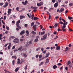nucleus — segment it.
<instances>
[{
	"instance_id": "nucleus-1",
	"label": "nucleus",
	"mask_w": 73,
	"mask_h": 73,
	"mask_svg": "<svg viewBox=\"0 0 73 73\" xmlns=\"http://www.w3.org/2000/svg\"><path fill=\"white\" fill-rule=\"evenodd\" d=\"M20 23V20H19L18 21H17V23L16 24V25L17 26V27L19 29H21V27L19 26V23Z\"/></svg>"
},
{
	"instance_id": "nucleus-2",
	"label": "nucleus",
	"mask_w": 73,
	"mask_h": 73,
	"mask_svg": "<svg viewBox=\"0 0 73 73\" xmlns=\"http://www.w3.org/2000/svg\"><path fill=\"white\" fill-rule=\"evenodd\" d=\"M14 40H13V42L15 43H19V39L17 38H15Z\"/></svg>"
},
{
	"instance_id": "nucleus-3",
	"label": "nucleus",
	"mask_w": 73,
	"mask_h": 73,
	"mask_svg": "<svg viewBox=\"0 0 73 73\" xmlns=\"http://www.w3.org/2000/svg\"><path fill=\"white\" fill-rule=\"evenodd\" d=\"M66 28V26L65 25H63L62 27V30L63 31H64L66 32V30L65 29V28Z\"/></svg>"
},
{
	"instance_id": "nucleus-4",
	"label": "nucleus",
	"mask_w": 73,
	"mask_h": 73,
	"mask_svg": "<svg viewBox=\"0 0 73 73\" xmlns=\"http://www.w3.org/2000/svg\"><path fill=\"white\" fill-rule=\"evenodd\" d=\"M33 30H34V31H36V25H33Z\"/></svg>"
},
{
	"instance_id": "nucleus-5",
	"label": "nucleus",
	"mask_w": 73,
	"mask_h": 73,
	"mask_svg": "<svg viewBox=\"0 0 73 73\" xmlns=\"http://www.w3.org/2000/svg\"><path fill=\"white\" fill-rule=\"evenodd\" d=\"M58 2L56 3H55L54 5V7L55 8H57V7L58 6Z\"/></svg>"
},
{
	"instance_id": "nucleus-6",
	"label": "nucleus",
	"mask_w": 73,
	"mask_h": 73,
	"mask_svg": "<svg viewBox=\"0 0 73 73\" xmlns=\"http://www.w3.org/2000/svg\"><path fill=\"white\" fill-rule=\"evenodd\" d=\"M5 5L3 6V7L4 8H5L7 7L8 5L7 2H6V3H5Z\"/></svg>"
},
{
	"instance_id": "nucleus-7",
	"label": "nucleus",
	"mask_w": 73,
	"mask_h": 73,
	"mask_svg": "<svg viewBox=\"0 0 73 73\" xmlns=\"http://www.w3.org/2000/svg\"><path fill=\"white\" fill-rule=\"evenodd\" d=\"M64 11V9L63 8H61L59 10V13H61Z\"/></svg>"
},
{
	"instance_id": "nucleus-8",
	"label": "nucleus",
	"mask_w": 73,
	"mask_h": 73,
	"mask_svg": "<svg viewBox=\"0 0 73 73\" xmlns=\"http://www.w3.org/2000/svg\"><path fill=\"white\" fill-rule=\"evenodd\" d=\"M60 46H57L56 48V50H60Z\"/></svg>"
},
{
	"instance_id": "nucleus-9",
	"label": "nucleus",
	"mask_w": 73,
	"mask_h": 73,
	"mask_svg": "<svg viewBox=\"0 0 73 73\" xmlns=\"http://www.w3.org/2000/svg\"><path fill=\"white\" fill-rule=\"evenodd\" d=\"M71 62H70V60H68V61L67 64V66L69 65V64H71Z\"/></svg>"
},
{
	"instance_id": "nucleus-10",
	"label": "nucleus",
	"mask_w": 73,
	"mask_h": 73,
	"mask_svg": "<svg viewBox=\"0 0 73 73\" xmlns=\"http://www.w3.org/2000/svg\"><path fill=\"white\" fill-rule=\"evenodd\" d=\"M23 18H25V16H24V15H23V16L21 15L20 17V19L21 20H22V19H23Z\"/></svg>"
},
{
	"instance_id": "nucleus-11",
	"label": "nucleus",
	"mask_w": 73,
	"mask_h": 73,
	"mask_svg": "<svg viewBox=\"0 0 73 73\" xmlns=\"http://www.w3.org/2000/svg\"><path fill=\"white\" fill-rule=\"evenodd\" d=\"M25 33V31L24 30L23 31H22L20 33V35H22L23 34Z\"/></svg>"
},
{
	"instance_id": "nucleus-12",
	"label": "nucleus",
	"mask_w": 73,
	"mask_h": 73,
	"mask_svg": "<svg viewBox=\"0 0 73 73\" xmlns=\"http://www.w3.org/2000/svg\"><path fill=\"white\" fill-rule=\"evenodd\" d=\"M49 62V59L47 58L46 59V61L45 62V64H46L47 63H48Z\"/></svg>"
},
{
	"instance_id": "nucleus-13",
	"label": "nucleus",
	"mask_w": 73,
	"mask_h": 73,
	"mask_svg": "<svg viewBox=\"0 0 73 73\" xmlns=\"http://www.w3.org/2000/svg\"><path fill=\"white\" fill-rule=\"evenodd\" d=\"M62 21L64 22L63 25V26H65V22H66V21L64 20V19H62Z\"/></svg>"
},
{
	"instance_id": "nucleus-14",
	"label": "nucleus",
	"mask_w": 73,
	"mask_h": 73,
	"mask_svg": "<svg viewBox=\"0 0 73 73\" xmlns=\"http://www.w3.org/2000/svg\"><path fill=\"white\" fill-rule=\"evenodd\" d=\"M57 68V66L56 65H54L53 66V68L54 69H56V68Z\"/></svg>"
},
{
	"instance_id": "nucleus-15",
	"label": "nucleus",
	"mask_w": 73,
	"mask_h": 73,
	"mask_svg": "<svg viewBox=\"0 0 73 73\" xmlns=\"http://www.w3.org/2000/svg\"><path fill=\"white\" fill-rule=\"evenodd\" d=\"M17 60H17V64H19V63H20L21 61L19 59H18Z\"/></svg>"
},
{
	"instance_id": "nucleus-16",
	"label": "nucleus",
	"mask_w": 73,
	"mask_h": 73,
	"mask_svg": "<svg viewBox=\"0 0 73 73\" xmlns=\"http://www.w3.org/2000/svg\"><path fill=\"white\" fill-rule=\"evenodd\" d=\"M47 34H45L43 36V38H45L46 39V37H47Z\"/></svg>"
},
{
	"instance_id": "nucleus-17",
	"label": "nucleus",
	"mask_w": 73,
	"mask_h": 73,
	"mask_svg": "<svg viewBox=\"0 0 73 73\" xmlns=\"http://www.w3.org/2000/svg\"><path fill=\"white\" fill-rule=\"evenodd\" d=\"M38 19H39L38 17H34V20H37Z\"/></svg>"
},
{
	"instance_id": "nucleus-18",
	"label": "nucleus",
	"mask_w": 73,
	"mask_h": 73,
	"mask_svg": "<svg viewBox=\"0 0 73 73\" xmlns=\"http://www.w3.org/2000/svg\"><path fill=\"white\" fill-rule=\"evenodd\" d=\"M23 56H24L25 58H26L27 57V55L26 54H25V53L23 54Z\"/></svg>"
},
{
	"instance_id": "nucleus-19",
	"label": "nucleus",
	"mask_w": 73,
	"mask_h": 73,
	"mask_svg": "<svg viewBox=\"0 0 73 73\" xmlns=\"http://www.w3.org/2000/svg\"><path fill=\"white\" fill-rule=\"evenodd\" d=\"M22 46H21V47H19V48L18 49V50H21L22 49Z\"/></svg>"
},
{
	"instance_id": "nucleus-20",
	"label": "nucleus",
	"mask_w": 73,
	"mask_h": 73,
	"mask_svg": "<svg viewBox=\"0 0 73 73\" xmlns=\"http://www.w3.org/2000/svg\"><path fill=\"white\" fill-rule=\"evenodd\" d=\"M4 71L5 72V73H7V72L10 73V72H9V71H7L6 70H4Z\"/></svg>"
},
{
	"instance_id": "nucleus-21",
	"label": "nucleus",
	"mask_w": 73,
	"mask_h": 73,
	"mask_svg": "<svg viewBox=\"0 0 73 73\" xmlns=\"http://www.w3.org/2000/svg\"><path fill=\"white\" fill-rule=\"evenodd\" d=\"M31 33L33 34V35H35L36 34V32H35L34 31H31Z\"/></svg>"
},
{
	"instance_id": "nucleus-22",
	"label": "nucleus",
	"mask_w": 73,
	"mask_h": 73,
	"mask_svg": "<svg viewBox=\"0 0 73 73\" xmlns=\"http://www.w3.org/2000/svg\"><path fill=\"white\" fill-rule=\"evenodd\" d=\"M12 58H15V59H17V56H13L12 57Z\"/></svg>"
},
{
	"instance_id": "nucleus-23",
	"label": "nucleus",
	"mask_w": 73,
	"mask_h": 73,
	"mask_svg": "<svg viewBox=\"0 0 73 73\" xmlns=\"http://www.w3.org/2000/svg\"><path fill=\"white\" fill-rule=\"evenodd\" d=\"M68 19H69V20H72L73 19V17H68Z\"/></svg>"
},
{
	"instance_id": "nucleus-24",
	"label": "nucleus",
	"mask_w": 73,
	"mask_h": 73,
	"mask_svg": "<svg viewBox=\"0 0 73 73\" xmlns=\"http://www.w3.org/2000/svg\"><path fill=\"white\" fill-rule=\"evenodd\" d=\"M18 70H19V68H17L15 70V72H17Z\"/></svg>"
},
{
	"instance_id": "nucleus-25",
	"label": "nucleus",
	"mask_w": 73,
	"mask_h": 73,
	"mask_svg": "<svg viewBox=\"0 0 73 73\" xmlns=\"http://www.w3.org/2000/svg\"><path fill=\"white\" fill-rule=\"evenodd\" d=\"M15 60H13V61H12V64L13 65H15Z\"/></svg>"
},
{
	"instance_id": "nucleus-26",
	"label": "nucleus",
	"mask_w": 73,
	"mask_h": 73,
	"mask_svg": "<svg viewBox=\"0 0 73 73\" xmlns=\"http://www.w3.org/2000/svg\"><path fill=\"white\" fill-rule=\"evenodd\" d=\"M44 64V62H41L40 64H39V66H40L42 65H43Z\"/></svg>"
},
{
	"instance_id": "nucleus-27",
	"label": "nucleus",
	"mask_w": 73,
	"mask_h": 73,
	"mask_svg": "<svg viewBox=\"0 0 73 73\" xmlns=\"http://www.w3.org/2000/svg\"><path fill=\"white\" fill-rule=\"evenodd\" d=\"M45 32L44 31H43V32H41V35H43L44 34Z\"/></svg>"
},
{
	"instance_id": "nucleus-28",
	"label": "nucleus",
	"mask_w": 73,
	"mask_h": 73,
	"mask_svg": "<svg viewBox=\"0 0 73 73\" xmlns=\"http://www.w3.org/2000/svg\"><path fill=\"white\" fill-rule=\"evenodd\" d=\"M22 4L24 5H26L27 4V3H25L24 1L22 2Z\"/></svg>"
},
{
	"instance_id": "nucleus-29",
	"label": "nucleus",
	"mask_w": 73,
	"mask_h": 73,
	"mask_svg": "<svg viewBox=\"0 0 73 73\" xmlns=\"http://www.w3.org/2000/svg\"><path fill=\"white\" fill-rule=\"evenodd\" d=\"M6 29H7V30H9V27H7V26H6Z\"/></svg>"
},
{
	"instance_id": "nucleus-30",
	"label": "nucleus",
	"mask_w": 73,
	"mask_h": 73,
	"mask_svg": "<svg viewBox=\"0 0 73 73\" xmlns=\"http://www.w3.org/2000/svg\"><path fill=\"white\" fill-rule=\"evenodd\" d=\"M34 24H35V23L34 22L31 23V27H32V26H33Z\"/></svg>"
},
{
	"instance_id": "nucleus-31",
	"label": "nucleus",
	"mask_w": 73,
	"mask_h": 73,
	"mask_svg": "<svg viewBox=\"0 0 73 73\" xmlns=\"http://www.w3.org/2000/svg\"><path fill=\"white\" fill-rule=\"evenodd\" d=\"M10 38L12 39H14L15 38V37L14 36H11L10 37Z\"/></svg>"
},
{
	"instance_id": "nucleus-32",
	"label": "nucleus",
	"mask_w": 73,
	"mask_h": 73,
	"mask_svg": "<svg viewBox=\"0 0 73 73\" xmlns=\"http://www.w3.org/2000/svg\"><path fill=\"white\" fill-rule=\"evenodd\" d=\"M16 11H19V8L18 7H17L16 8Z\"/></svg>"
},
{
	"instance_id": "nucleus-33",
	"label": "nucleus",
	"mask_w": 73,
	"mask_h": 73,
	"mask_svg": "<svg viewBox=\"0 0 73 73\" xmlns=\"http://www.w3.org/2000/svg\"><path fill=\"white\" fill-rule=\"evenodd\" d=\"M73 5L72 3H70L69 4V5L70 6H73Z\"/></svg>"
},
{
	"instance_id": "nucleus-34",
	"label": "nucleus",
	"mask_w": 73,
	"mask_h": 73,
	"mask_svg": "<svg viewBox=\"0 0 73 73\" xmlns=\"http://www.w3.org/2000/svg\"><path fill=\"white\" fill-rule=\"evenodd\" d=\"M27 67H28V66H27V65H26V66L25 67V68H24L25 70H27Z\"/></svg>"
},
{
	"instance_id": "nucleus-35",
	"label": "nucleus",
	"mask_w": 73,
	"mask_h": 73,
	"mask_svg": "<svg viewBox=\"0 0 73 73\" xmlns=\"http://www.w3.org/2000/svg\"><path fill=\"white\" fill-rule=\"evenodd\" d=\"M29 15V13H28V14H27V16L29 17V18H31V17H31V15Z\"/></svg>"
},
{
	"instance_id": "nucleus-36",
	"label": "nucleus",
	"mask_w": 73,
	"mask_h": 73,
	"mask_svg": "<svg viewBox=\"0 0 73 73\" xmlns=\"http://www.w3.org/2000/svg\"><path fill=\"white\" fill-rule=\"evenodd\" d=\"M58 31L59 32V31H62V30L58 28Z\"/></svg>"
},
{
	"instance_id": "nucleus-37",
	"label": "nucleus",
	"mask_w": 73,
	"mask_h": 73,
	"mask_svg": "<svg viewBox=\"0 0 73 73\" xmlns=\"http://www.w3.org/2000/svg\"><path fill=\"white\" fill-rule=\"evenodd\" d=\"M41 4H40L39 3H37V6H41Z\"/></svg>"
},
{
	"instance_id": "nucleus-38",
	"label": "nucleus",
	"mask_w": 73,
	"mask_h": 73,
	"mask_svg": "<svg viewBox=\"0 0 73 73\" xmlns=\"http://www.w3.org/2000/svg\"><path fill=\"white\" fill-rule=\"evenodd\" d=\"M55 27L56 28L58 26V24L56 23V24H55L54 25Z\"/></svg>"
},
{
	"instance_id": "nucleus-39",
	"label": "nucleus",
	"mask_w": 73,
	"mask_h": 73,
	"mask_svg": "<svg viewBox=\"0 0 73 73\" xmlns=\"http://www.w3.org/2000/svg\"><path fill=\"white\" fill-rule=\"evenodd\" d=\"M39 4H40L42 5H43V2L42 1L40 2V3H39Z\"/></svg>"
},
{
	"instance_id": "nucleus-40",
	"label": "nucleus",
	"mask_w": 73,
	"mask_h": 73,
	"mask_svg": "<svg viewBox=\"0 0 73 73\" xmlns=\"http://www.w3.org/2000/svg\"><path fill=\"white\" fill-rule=\"evenodd\" d=\"M52 1L53 3H55L56 2V0H52Z\"/></svg>"
},
{
	"instance_id": "nucleus-41",
	"label": "nucleus",
	"mask_w": 73,
	"mask_h": 73,
	"mask_svg": "<svg viewBox=\"0 0 73 73\" xmlns=\"http://www.w3.org/2000/svg\"><path fill=\"white\" fill-rule=\"evenodd\" d=\"M37 9V7L36 6L34 7L33 8V9Z\"/></svg>"
},
{
	"instance_id": "nucleus-42",
	"label": "nucleus",
	"mask_w": 73,
	"mask_h": 73,
	"mask_svg": "<svg viewBox=\"0 0 73 73\" xmlns=\"http://www.w3.org/2000/svg\"><path fill=\"white\" fill-rule=\"evenodd\" d=\"M21 60L22 62H23L25 61V60H23V59H21Z\"/></svg>"
},
{
	"instance_id": "nucleus-43",
	"label": "nucleus",
	"mask_w": 73,
	"mask_h": 73,
	"mask_svg": "<svg viewBox=\"0 0 73 73\" xmlns=\"http://www.w3.org/2000/svg\"><path fill=\"white\" fill-rule=\"evenodd\" d=\"M25 33L27 34H29V32L27 30L26 31H25Z\"/></svg>"
},
{
	"instance_id": "nucleus-44",
	"label": "nucleus",
	"mask_w": 73,
	"mask_h": 73,
	"mask_svg": "<svg viewBox=\"0 0 73 73\" xmlns=\"http://www.w3.org/2000/svg\"><path fill=\"white\" fill-rule=\"evenodd\" d=\"M11 46H8V47H7L8 49H10Z\"/></svg>"
},
{
	"instance_id": "nucleus-45",
	"label": "nucleus",
	"mask_w": 73,
	"mask_h": 73,
	"mask_svg": "<svg viewBox=\"0 0 73 73\" xmlns=\"http://www.w3.org/2000/svg\"><path fill=\"white\" fill-rule=\"evenodd\" d=\"M46 38H41V40H46Z\"/></svg>"
},
{
	"instance_id": "nucleus-46",
	"label": "nucleus",
	"mask_w": 73,
	"mask_h": 73,
	"mask_svg": "<svg viewBox=\"0 0 73 73\" xmlns=\"http://www.w3.org/2000/svg\"><path fill=\"white\" fill-rule=\"evenodd\" d=\"M40 49V48H38L37 49H36V51H38Z\"/></svg>"
},
{
	"instance_id": "nucleus-47",
	"label": "nucleus",
	"mask_w": 73,
	"mask_h": 73,
	"mask_svg": "<svg viewBox=\"0 0 73 73\" xmlns=\"http://www.w3.org/2000/svg\"><path fill=\"white\" fill-rule=\"evenodd\" d=\"M39 58L40 59L42 57V55H40L39 56Z\"/></svg>"
},
{
	"instance_id": "nucleus-48",
	"label": "nucleus",
	"mask_w": 73,
	"mask_h": 73,
	"mask_svg": "<svg viewBox=\"0 0 73 73\" xmlns=\"http://www.w3.org/2000/svg\"><path fill=\"white\" fill-rule=\"evenodd\" d=\"M58 38V36H56V38H54V39H56L57 38Z\"/></svg>"
},
{
	"instance_id": "nucleus-49",
	"label": "nucleus",
	"mask_w": 73,
	"mask_h": 73,
	"mask_svg": "<svg viewBox=\"0 0 73 73\" xmlns=\"http://www.w3.org/2000/svg\"><path fill=\"white\" fill-rule=\"evenodd\" d=\"M54 34L55 35H56L57 34V32L56 31H54Z\"/></svg>"
},
{
	"instance_id": "nucleus-50",
	"label": "nucleus",
	"mask_w": 73,
	"mask_h": 73,
	"mask_svg": "<svg viewBox=\"0 0 73 73\" xmlns=\"http://www.w3.org/2000/svg\"><path fill=\"white\" fill-rule=\"evenodd\" d=\"M18 51V50H17V49H15V50H14V52H17Z\"/></svg>"
},
{
	"instance_id": "nucleus-51",
	"label": "nucleus",
	"mask_w": 73,
	"mask_h": 73,
	"mask_svg": "<svg viewBox=\"0 0 73 73\" xmlns=\"http://www.w3.org/2000/svg\"><path fill=\"white\" fill-rule=\"evenodd\" d=\"M3 5V3H0V5L1 6H2Z\"/></svg>"
},
{
	"instance_id": "nucleus-52",
	"label": "nucleus",
	"mask_w": 73,
	"mask_h": 73,
	"mask_svg": "<svg viewBox=\"0 0 73 73\" xmlns=\"http://www.w3.org/2000/svg\"><path fill=\"white\" fill-rule=\"evenodd\" d=\"M2 23H3V24L5 25V22H3V20H2Z\"/></svg>"
},
{
	"instance_id": "nucleus-53",
	"label": "nucleus",
	"mask_w": 73,
	"mask_h": 73,
	"mask_svg": "<svg viewBox=\"0 0 73 73\" xmlns=\"http://www.w3.org/2000/svg\"><path fill=\"white\" fill-rule=\"evenodd\" d=\"M6 17H7L6 16H4V19L5 20Z\"/></svg>"
},
{
	"instance_id": "nucleus-54",
	"label": "nucleus",
	"mask_w": 73,
	"mask_h": 73,
	"mask_svg": "<svg viewBox=\"0 0 73 73\" xmlns=\"http://www.w3.org/2000/svg\"><path fill=\"white\" fill-rule=\"evenodd\" d=\"M69 67L70 68H72V64H69Z\"/></svg>"
},
{
	"instance_id": "nucleus-55",
	"label": "nucleus",
	"mask_w": 73,
	"mask_h": 73,
	"mask_svg": "<svg viewBox=\"0 0 73 73\" xmlns=\"http://www.w3.org/2000/svg\"><path fill=\"white\" fill-rule=\"evenodd\" d=\"M38 56L39 55L38 54H37L35 56V57H36V58H38Z\"/></svg>"
},
{
	"instance_id": "nucleus-56",
	"label": "nucleus",
	"mask_w": 73,
	"mask_h": 73,
	"mask_svg": "<svg viewBox=\"0 0 73 73\" xmlns=\"http://www.w3.org/2000/svg\"><path fill=\"white\" fill-rule=\"evenodd\" d=\"M68 10H66L65 12V14H66V13H67L68 12Z\"/></svg>"
},
{
	"instance_id": "nucleus-57",
	"label": "nucleus",
	"mask_w": 73,
	"mask_h": 73,
	"mask_svg": "<svg viewBox=\"0 0 73 73\" xmlns=\"http://www.w3.org/2000/svg\"><path fill=\"white\" fill-rule=\"evenodd\" d=\"M38 40V39H36L35 40H34V41H35V42H37Z\"/></svg>"
},
{
	"instance_id": "nucleus-58",
	"label": "nucleus",
	"mask_w": 73,
	"mask_h": 73,
	"mask_svg": "<svg viewBox=\"0 0 73 73\" xmlns=\"http://www.w3.org/2000/svg\"><path fill=\"white\" fill-rule=\"evenodd\" d=\"M59 23L61 24V25H62L63 24V22H61L60 21L59 22Z\"/></svg>"
},
{
	"instance_id": "nucleus-59",
	"label": "nucleus",
	"mask_w": 73,
	"mask_h": 73,
	"mask_svg": "<svg viewBox=\"0 0 73 73\" xmlns=\"http://www.w3.org/2000/svg\"><path fill=\"white\" fill-rule=\"evenodd\" d=\"M7 13H11V11H8Z\"/></svg>"
},
{
	"instance_id": "nucleus-60",
	"label": "nucleus",
	"mask_w": 73,
	"mask_h": 73,
	"mask_svg": "<svg viewBox=\"0 0 73 73\" xmlns=\"http://www.w3.org/2000/svg\"><path fill=\"white\" fill-rule=\"evenodd\" d=\"M68 68L67 67H65V70H66V71L68 70Z\"/></svg>"
},
{
	"instance_id": "nucleus-61",
	"label": "nucleus",
	"mask_w": 73,
	"mask_h": 73,
	"mask_svg": "<svg viewBox=\"0 0 73 73\" xmlns=\"http://www.w3.org/2000/svg\"><path fill=\"white\" fill-rule=\"evenodd\" d=\"M63 66H62V67H61L60 68V70H61L62 69H63Z\"/></svg>"
},
{
	"instance_id": "nucleus-62",
	"label": "nucleus",
	"mask_w": 73,
	"mask_h": 73,
	"mask_svg": "<svg viewBox=\"0 0 73 73\" xmlns=\"http://www.w3.org/2000/svg\"><path fill=\"white\" fill-rule=\"evenodd\" d=\"M62 64L61 63H58L57 64V65H59H59H62Z\"/></svg>"
},
{
	"instance_id": "nucleus-63",
	"label": "nucleus",
	"mask_w": 73,
	"mask_h": 73,
	"mask_svg": "<svg viewBox=\"0 0 73 73\" xmlns=\"http://www.w3.org/2000/svg\"><path fill=\"white\" fill-rule=\"evenodd\" d=\"M65 49H66V50H67L66 51H67V50L68 49V47H66V48Z\"/></svg>"
},
{
	"instance_id": "nucleus-64",
	"label": "nucleus",
	"mask_w": 73,
	"mask_h": 73,
	"mask_svg": "<svg viewBox=\"0 0 73 73\" xmlns=\"http://www.w3.org/2000/svg\"><path fill=\"white\" fill-rule=\"evenodd\" d=\"M36 11H37L36 9H34L33 10V12H34V13H35L36 12Z\"/></svg>"
}]
</instances>
